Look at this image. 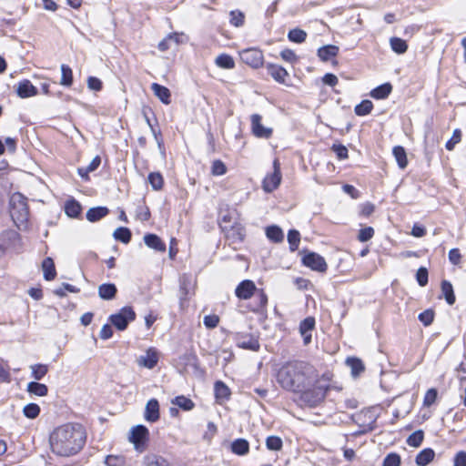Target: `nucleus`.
<instances>
[{"label":"nucleus","instance_id":"1","mask_svg":"<svg viewBox=\"0 0 466 466\" xmlns=\"http://www.w3.org/2000/svg\"><path fill=\"white\" fill-rule=\"evenodd\" d=\"M86 432L78 423H66L56 427L49 436L51 451L56 456L70 457L85 446Z\"/></svg>","mask_w":466,"mask_h":466},{"label":"nucleus","instance_id":"2","mask_svg":"<svg viewBox=\"0 0 466 466\" xmlns=\"http://www.w3.org/2000/svg\"><path fill=\"white\" fill-rule=\"evenodd\" d=\"M319 373L311 364L305 361H290L283 365L277 375V380L285 390L294 392L317 382Z\"/></svg>","mask_w":466,"mask_h":466},{"label":"nucleus","instance_id":"3","mask_svg":"<svg viewBox=\"0 0 466 466\" xmlns=\"http://www.w3.org/2000/svg\"><path fill=\"white\" fill-rule=\"evenodd\" d=\"M10 215L20 230L27 228L29 209L26 198L20 193H15L10 198Z\"/></svg>","mask_w":466,"mask_h":466},{"label":"nucleus","instance_id":"4","mask_svg":"<svg viewBox=\"0 0 466 466\" xmlns=\"http://www.w3.org/2000/svg\"><path fill=\"white\" fill-rule=\"evenodd\" d=\"M328 390L329 385L322 383L319 377L317 382L300 391L301 400L309 406L315 407L324 400Z\"/></svg>","mask_w":466,"mask_h":466},{"label":"nucleus","instance_id":"5","mask_svg":"<svg viewBox=\"0 0 466 466\" xmlns=\"http://www.w3.org/2000/svg\"><path fill=\"white\" fill-rule=\"evenodd\" d=\"M136 319V313L131 307H124L117 313L112 314L109 320L118 330H125L128 323Z\"/></svg>","mask_w":466,"mask_h":466},{"label":"nucleus","instance_id":"6","mask_svg":"<svg viewBox=\"0 0 466 466\" xmlns=\"http://www.w3.org/2000/svg\"><path fill=\"white\" fill-rule=\"evenodd\" d=\"M281 182V172H280V165L278 159H275L273 162V172L265 177L262 187L263 189L270 193L274 191Z\"/></svg>","mask_w":466,"mask_h":466},{"label":"nucleus","instance_id":"7","mask_svg":"<svg viewBox=\"0 0 466 466\" xmlns=\"http://www.w3.org/2000/svg\"><path fill=\"white\" fill-rule=\"evenodd\" d=\"M241 60L253 68L262 66L264 56L261 50L257 48H248L240 52Z\"/></svg>","mask_w":466,"mask_h":466},{"label":"nucleus","instance_id":"8","mask_svg":"<svg viewBox=\"0 0 466 466\" xmlns=\"http://www.w3.org/2000/svg\"><path fill=\"white\" fill-rule=\"evenodd\" d=\"M302 262L306 267L315 271L325 272L328 268L325 258L315 252L306 254L302 258Z\"/></svg>","mask_w":466,"mask_h":466},{"label":"nucleus","instance_id":"9","mask_svg":"<svg viewBox=\"0 0 466 466\" xmlns=\"http://www.w3.org/2000/svg\"><path fill=\"white\" fill-rule=\"evenodd\" d=\"M148 434V430L144 425H137L131 429L129 440L134 443L136 450H142Z\"/></svg>","mask_w":466,"mask_h":466},{"label":"nucleus","instance_id":"10","mask_svg":"<svg viewBox=\"0 0 466 466\" xmlns=\"http://www.w3.org/2000/svg\"><path fill=\"white\" fill-rule=\"evenodd\" d=\"M251 130L255 137L259 138H268L272 135V128L266 127L261 124V116L254 114L250 117Z\"/></svg>","mask_w":466,"mask_h":466},{"label":"nucleus","instance_id":"11","mask_svg":"<svg viewBox=\"0 0 466 466\" xmlns=\"http://www.w3.org/2000/svg\"><path fill=\"white\" fill-rule=\"evenodd\" d=\"M258 291L252 280H243L236 288L235 294L240 299H248Z\"/></svg>","mask_w":466,"mask_h":466},{"label":"nucleus","instance_id":"12","mask_svg":"<svg viewBox=\"0 0 466 466\" xmlns=\"http://www.w3.org/2000/svg\"><path fill=\"white\" fill-rule=\"evenodd\" d=\"M16 94L20 98H28L37 95V88L29 80L24 79L18 83Z\"/></svg>","mask_w":466,"mask_h":466},{"label":"nucleus","instance_id":"13","mask_svg":"<svg viewBox=\"0 0 466 466\" xmlns=\"http://www.w3.org/2000/svg\"><path fill=\"white\" fill-rule=\"evenodd\" d=\"M158 361L157 353L155 350L149 349L147 350L145 355H142L137 358V362L140 367H144L147 369H153Z\"/></svg>","mask_w":466,"mask_h":466},{"label":"nucleus","instance_id":"14","mask_svg":"<svg viewBox=\"0 0 466 466\" xmlns=\"http://www.w3.org/2000/svg\"><path fill=\"white\" fill-rule=\"evenodd\" d=\"M315 328V319L312 317H308L300 322L299 325V332L303 337V341L305 345H308L311 342V332Z\"/></svg>","mask_w":466,"mask_h":466},{"label":"nucleus","instance_id":"15","mask_svg":"<svg viewBox=\"0 0 466 466\" xmlns=\"http://www.w3.org/2000/svg\"><path fill=\"white\" fill-rule=\"evenodd\" d=\"M144 417L150 422H155L159 419V404L156 399L149 400L146 404Z\"/></svg>","mask_w":466,"mask_h":466},{"label":"nucleus","instance_id":"16","mask_svg":"<svg viewBox=\"0 0 466 466\" xmlns=\"http://www.w3.org/2000/svg\"><path fill=\"white\" fill-rule=\"evenodd\" d=\"M151 89L154 95L165 105H169L171 103V93L169 89L164 86H161L157 83H153L151 85Z\"/></svg>","mask_w":466,"mask_h":466},{"label":"nucleus","instance_id":"17","mask_svg":"<svg viewBox=\"0 0 466 466\" xmlns=\"http://www.w3.org/2000/svg\"><path fill=\"white\" fill-rule=\"evenodd\" d=\"M97 292L100 299L104 300H111L115 299L117 289L113 283H104L98 286Z\"/></svg>","mask_w":466,"mask_h":466},{"label":"nucleus","instance_id":"18","mask_svg":"<svg viewBox=\"0 0 466 466\" xmlns=\"http://www.w3.org/2000/svg\"><path fill=\"white\" fill-rule=\"evenodd\" d=\"M267 71L268 75H270L277 82L281 84L285 83L286 77L289 76V74L285 68L274 64L267 65Z\"/></svg>","mask_w":466,"mask_h":466},{"label":"nucleus","instance_id":"19","mask_svg":"<svg viewBox=\"0 0 466 466\" xmlns=\"http://www.w3.org/2000/svg\"><path fill=\"white\" fill-rule=\"evenodd\" d=\"M145 244L157 251L164 252L166 250V244L156 234H147L144 236Z\"/></svg>","mask_w":466,"mask_h":466},{"label":"nucleus","instance_id":"20","mask_svg":"<svg viewBox=\"0 0 466 466\" xmlns=\"http://www.w3.org/2000/svg\"><path fill=\"white\" fill-rule=\"evenodd\" d=\"M339 53V47L334 45H328L318 49V56L320 60L327 62L331 57H335Z\"/></svg>","mask_w":466,"mask_h":466},{"label":"nucleus","instance_id":"21","mask_svg":"<svg viewBox=\"0 0 466 466\" xmlns=\"http://www.w3.org/2000/svg\"><path fill=\"white\" fill-rule=\"evenodd\" d=\"M231 451L233 453L239 456L246 455L249 451V443L245 439H237L231 444Z\"/></svg>","mask_w":466,"mask_h":466},{"label":"nucleus","instance_id":"22","mask_svg":"<svg viewBox=\"0 0 466 466\" xmlns=\"http://www.w3.org/2000/svg\"><path fill=\"white\" fill-rule=\"evenodd\" d=\"M42 269L46 280H53L56 276L55 263L51 258H46L42 262Z\"/></svg>","mask_w":466,"mask_h":466},{"label":"nucleus","instance_id":"23","mask_svg":"<svg viewBox=\"0 0 466 466\" xmlns=\"http://www.w3.org/2000/svg\"><path fill=\"white\" fill-rule=\"evenodd\" d=\"M108 214V208L105 207L91 208L86 212V218L90 222H95L106 217Z\"/></svg>","mask_w":466,"mask_h":466},{"label":"nucleus","instance_id":"24","mask_svg":"<svg viewBox=\"0 0 466 466\" xmlns=\"http://www.w3.org/2000/svg\"><path fill=\"white\" fill-rule=\"evenodd\" d=\"M266 236L275 243L282 242L284 239V233L282 229L276 225L269 226L266 228Z\"/></svg>","mask_w":466,"mask_h":466},{"label":"nucleus","instance_id":"25","mask_svg":"<svg viewBox=\"0 0 466 466\" xmlns=\"http://www.w3.org/2000/svg\"><path fill=\"white\" fill-rule=\"evenodd\" d=\"M168 461L162 456L149 454L144 457V466H168Z\"/></svg>","mask_w":466,"mask_h":466},{"label":"nucleus","instance_id":"26","mask_svg":"<svg viewBox=\"0 0 466 466\" xmlns=\"http://www.w3.org/2000/svg\"><path fill=\"white\" fill-rule=\"evenodd\" d=\"M434 451L431 449H424L419 452L416 457V464L419 466H426L429 464L434 458Z\"/></svg>","mask_w":466,"mask_h":466},{"label":"nucleus","instance_id":"27","mask_svg":"<svg viewBox=\"0 0 466 466\" xmlns=\"http://www.w3.org/2000/svg\"><path fill=\"white\" fill-rule=\"evenodd\" d=\"M392 86L390 83H385L374 88L370 92V96L376 99L386 98L391 92Z\"/></svg>","mask_w":466,"mask_h":466},{"label":"nucleus","instance_id":"28","mask_svg":"<svg viewBox=\"0 0 466 466\" xmlns=\"http://www.w3.org/2000/svg\"><path fill=\"white\" fill-rule=\"evenodd\" d=\"M27 391L31 394L39 397H44L47 395L48 388L45 384L36 381H32L27 384Z\"/></svg>","mask_w":466,"mask_h":466},{"label":"nucleus","instance_id":"29","mask_svg":"<svg viewBox=\"0 0 466 466\" xmlns=\"http://www.w3.org/2000/svg\"><path fill=\"white\" fill-rule=\"evenodd\" d=\"M215 64L223 69H232L235 67V62L231 56L227 54H221L217 56Z\"/></svg>","mask_w":466,"mask_h":466},{"label":"nucleus","instance_id":"30","mask_svg":"<svg viewBox=\"0 0 466 466\" xmlns=\"http://www.w3.org/2000/svg\"><path fill=\"white\" fill-rule=\"evenodd\" d=\"M441 291L447 303L449 305H453L455 302V295L453 292L452 285L450 281L443 280L441 282Z\"/></svg>","mask_w":466,"mask_h":466},{"label":"nucleus","instance_id":"31","mask_svg":"<svg viewBox=\"0 0 466 466\" xmlns=\"http://www.w3.org/2000/svg\"><path fill=\"white\" fill-rule=\"evenodd\" d=\"M390 45L391 49L399 55L404 54L408 49L406 41L400 37H391L390 39Z\"/></svg>","mask_w":466,"mask_h":466},{"label":"nucleus","instance_id":"32","mask_svg":"<svg viewBox=\"0 0 466 466\" xmlns=\"http://www.w3.org/2000/svg\"><path fill=\"white\" fill-rule=\"evenodd\" d=\"M393 155L396 158V161L400 168H405L408 164L407 156L405 149L400 146H396L393 147Z\"/></svg>","mask_w":466,"mask_h":466},{"label":"nucleus","instance_id":"33","mask_svg":"<svg viewBox=\"0 0 466 466\" xmlns=\"http://www.w3.org/2000/svg\"><path fill=\"white\" fill-rule=\"evenodd\" d=\"M347 365L350 368L353 376H359L364 370V364L360 359L349 358L346 360Z\"/></svg>","mask_w":466,"mask_h":466},{"label":"nucleus","instance_id":"34","mask_svg":"<svg viewBox=\"0 0 466 466\" xmlns=\"http://www.w3.org/2000/svg\"><path fill=\"white\" fill-rule=\"evenodd\" d=\"M30 370H31V376L35 380H40L46 375V373L48 371V367H47V365L39 363V364L31 365Z\"/></svg>","mask_w":466,"mask_h":466},{"label":"nucleus","instance_id":"35","mask_svg":"<svg viewBox=\"0 0 466 466\" xmlns=\"http://www.w3.org/2000/svg\"><path fill=\"white\" fill-rule=\"evenodd\" d=\"M61 80L60 84L65 86H71L73 84V72L67 65H61Z\"/></svg>","mask_w":466,"mask_h":466},{"label":"nucleus","instance_id":"36","mask_svg":"<svg viewBox=\"0 0 466 466\" xmlns=\"http://www.w3.org/2000/svg\"><path fill=\"white\" fill-rule=\"evenodd\" d=\"M82 210L80 204L76 200L67 201L65 206L66 214L70 218H76Z\"/></svg>","mask_w":466,"mask_h":466},{"label":"nucleus","instance_id":"37","mask_svg":"<svg viewBox=\"0 0 466 466\" xmlns=\"http://www.w3.org/2000/svg\"><path fill=\"white\" fill-rule=\"evenodd\" d=\"M230 394L228 387L222 381L215 383V396L217 400H224L228 398Z\"/></svg>","mask_w":466,"mask_h":466},{"label":"nucleus","instance_id":"38","mask_svg":"<svg viewBox=\"0 0 466 466\" xmlns=\"http://www.w3.org/2000/svg\"><path fill=\"white\" fill-rule=\"evenodd\" d=\"M113 236L116 240L127 244L131 239V231L127 228L120 227L114 231Z\"/></svg>","mask_w":466,"mask_h":466},{"label":"nucleus","instance_id":"39","mask_svg":"<svg viewBox=\"0 0 466 466\" xmlns=\"http://www.w3.org/2000/svg\"><path fill=\"white\" fill-rule=\"evenodd\" d=\"M307 33L299 28L291 29L288 34V38L289 41L294 43H303L306 40Z\"/></svg>","mask_w":466,"mask_h":466},{"label":"nucleus","instance_id":"40","mask_svg":"<svg viewBox=\"0 0 466 466\" xmlns=\"http://www.w3.org/2000/svg\"><path fill=\"white\" fill-rule=\"evenodd\" d=\"M288 242L289 244V249L295 251L299 248L300 242V234L296 229H290L288 233Z\"/></svg>","mask_w":466,"mask_h":466},{"label":"nucleus","instance_id":"41","mask_svg":"<svg viewBox=\"0 0 466 466\" xmlns=\"http://www.w3.org/2000/svg\"><path fill=\"white\" fill-rule=\"evenodd\" d=\"M424 434L422 431H416L411 433L407 439V444L410 447L417 448L420 446L423 441Z\"/></svg>","mask_w":466,"mask_h":466},{"label":"nucleus","instance_id":"42","mask_svg":"<svg viewBox=\"0 0 466 466\" xmlns=\"http://www.w3.org/2000/svg\"><path fill=\"white\" fill-rule=\"evenodd\" d=\"M148 182L154 190H159L164 184L163 177L158 172H152L148 175Z\"/></svg>","mask_w":466,"mask_h":466},{"label":"nucleus","instance_id":"43","mask_svg":"<svg viewBox=\"0 0 466 466\" xmlns=\"http://www.w3.org/2000/svg\"><path fill=\"white\" fill-rule=\"evenodd\" d=\"M372 108V102L370 100H364L355 106V114L357 116H366L370 113Z\"/></svg>","mask_w":466,"mask_h":466},{"label":"nucleus","instance_id":"44","mask_svg":"<svg viewBox=\"0 0 466 466\" xmlns=\"http://www.w3.org/2000/svg\"><path fill=\"white\" fill-rule=\"evenodd\" d=\"M173 403L185 410H190L194 408L193 401L185 396L176 397Z\"/></svg>","mask_w":466,"mask_h":466},{"label":"nucleus","instance_id":"45","mask_svg":"<svg viewBox=\"0 0 466 466\" xmlns=\"http://www.w3.org/2000/svg\"><path fill=\"white\" fill-rule=\"evenodd\" d=\"M23 413L28 419H35L40 413V407L35 403H29L24 407Z\"/></svg>","mask_w":466,"mask_h":466},{"label":"nucleus","instance_id":"46","mask_svg":"<svg viewBox=\"0 0 466 466\" xmlns=\"http://www.w3.org/2000/svg\"><path fill=\"white\" fill-rule=\"evenodd\" d=\"M266 446L270 451H279L282 448V440L278 436H268L266 440Z\"/></svg>","mask_w":466,"mask_h":466},{"label":"nucleus","instance_id":"47","mask_svg":"<svg viewBox=\"0 0 466 466\" xmlns=\"http://www.w3.org/2000/svg\"><path fill=\"white\" fill-rule=\"evenodd\" d=\"M105 463L106 466H125L126 459L120 455H107Z\"/></svg>","mask_w":466,"mask_h":466},{"label":"nucleus","instance_id":"48","mask_svg":"<svg viewBox=\"0 0 466 466\" xmlns=\"http://www.w3.org/2000/svg\"><path fill=\"white\" fill-rule=\"evenodd\" d=\"M256 296L258 299V303L252 308V310L254 312H258L266 307L268 303V297L263 292V290H258Z\"/></svg>","mask_w":466,"mask_h":466},{"label":"nucleus","instance_id":"49","mask_svg":"<svg viewBox=\"0 0 466 466\" xmlns=\"http://www.w3.org/2000/svg\"><path fill=\"white\" fill-rule=\"evenodd\" d=\"M245 15L240 11H231L230 12V24L234 26H241L244 24Z\"/></svg>","mask_w":466,"mask_h":466},{"label":"nucleus","instance_id":"50","mask_svg":"<svg viewBox=\"0 0 466 466\" xmlns=\"http://www.w3.org/2000/svg\"><path fill=\"white\" fill-rule=\"evenodd\" d=\"M461 140V131L460 129H455L453 131L451 138L447 141L445 147L447 150H452L458 143H460Z\"/></svg>","mask_w":466,"mask_h":466},{"label":"nucleus","instance_id":"51","mask_svg":"<svg viewBox=\"0 0 466 466\" xmlns=\"http://www.w3.org/2000/svg\"><path fill=\"white\" fill-rule=\"evenodd\" d=\"M400 457L397 453H390L388 454L384 460L382 466H400Z\"/></svg>","mask_w":466,"mask_h":466},{"label":"nucleus","instance_id":"52","mask_svg":"<svg viewBox=\"0 0 466 466\" xmlns=\"http://www.w3.org/2000/svg\"><path fill=\"white\" fill-rule=\"evenodd\" d=\"M374 236V229L371 227H366L359 231L358 239L360 242H366Z\"/></svg>","mask_w":466,"mask_h":466},{"label":"nucleus","instance_id":"53","mask_svg":"<svg viewBox=\"0 0 466 466\" xmlns=\"http://www.w3.org/2000/svg\"><path fill=\"white\" fill-rule=\"evenodd\" d=\"M226 172H227V167H226V165L222 161L215 160L212 163L211 173L214 176H222V175L226 174Z\"/></svg>","mask_w":466,"mask_h":466},{"label":"nucleus","instance_id":"54","mask_svg":"<svg viewBox=\"0 0 466 466\" xmlns=\"http://www.w3.org/2000/svg\"><path fill=\"white\" fill-rule=\"evenodd\" d=\"M419 319L425 326H429L432 323L434 319V312L431 309H426L423 312L419 314Z\"/></svg>","mask_w":466,"mask_h":466},{"label":"nucleus","instance_id":"55","mask_svg":"<svg viewBox=\"0 0 466 466\" xmlns=\"http://www.w3.org/2000/svg\"><path fill=\"white\" fill-rule=\"evenodd\" d=\"M437 395L438 392L435 389L428 390L423 399V405L426 407L431 406L435 402Z\"/></svg>","mask_w":466,"mask_h":466},{"label":"nucleus","instance_id":"56","mask_svg":"<svg viewBox=\"0 0 466 466\" xmlns=\"http://www.w3.org/2000/svg\"><path fill=\"white\" fill-rule=\"evenodd\" d=\"M416 279L420 287H424L428 283V270L426 268H420L416 273Z\"/></svg>","mask_w":466,"mask_h":466},{"label":"nucleus","instance_id":"57","mask_svg":"<svg viewBox=\"0 0 466 466\" xmlns=\"http://www.w3.org/2000/svg\"><path fill=\"white\" fill-rule=\"evenodd\" d=\"M87 87L90 90L100 91L103 87L102 81L96 76H89L87 78Z\"/></svg>","mask_w":466,"mask_h":466},{"label":"nucleus","instance_id":"58","mask_svg":"<svg viewBox=\"0 0 466 466\" xmlns=\"http://www.w3.org/2000/svg\"><path fill=\"white\" fill-rule=\"evenodd\" d=\"M219 318L217 315H208L204 318V325L208 329H214L218 326Z\"/></svg>","mask_w":466,"mask_h":466},{"label":"nucleus","instance_id":"59","mask_svg":"<svg viewBox=\"0 0 466 466\" xmlns=\"http://www.w3.org/2000/svg\"><path fill=\"white\" fill-rule=\"evenodd\" d=\"M137 217L141 221H147L150 218V212L147 207L140 206L137 209Z\"/></svg>","mask_w":466,"mask_h":466},{"label":"nucleus","instance_id":"60","mask_svg":"<svg viewBox=\"0 0 466 466\" xmlns=\"http://www.w3.org/2000/svg\"><path fill=\"white\" fill-rule=\"evenodd\" d=\"M332 149L339 159L348 158V149L343 145H333Z\"/></svg>","mask_w":466,"mask_h":466},{"label":"nucleus","instance_id":"61","mask_svg":"<svg viewBox=\"0 0 466 466\" xmlns=\"http://www.w3.org/2000/svg\"><path fill=\"white\" fill-rule=\"evenodd\" d=\"M280 56L283 60L289 63H293L297 60L296 54L291 49L288 48L281 51Z\"/></svg>","mask_w":466,"mask_h":466},{"label":"nucleus","instance_id":"62","mask_svg":"<svg viewBox=\"0 0 466 466\" xmlns=\"http://www.w3.org/2000/svg\"><path fill=\"white\" fill-rule=\"evenodd\" d=\"M239 346L244 349L258 350L259 348L258 341L254 339H249L248 341L239 342Z\"/></svg>","mask_w":466,"mask_h":466},{"label":"nucleus","instance_id":"63","mask_svg":"<svg viewBox=\"0 0 466 466\" xmlns=\"http://www.w3.org/2000/svg\"><path fill=\"white\" fill-rule=\"evenodd\" d=\"M113 336V329L109 324H105L99 333L102 339H108Z\"/></svg>","mask_w":466,"mask_h":466},{"label":"nucleus","instance_id":"64","mask_svg":"<svg viewBox=\"0 0 466 466\" xmlns=\"http://www.w3.org/2000/svg\"><path fill=\"white\" fill-rule=\"evenodd\" d=\"M454 466H466V452L459 451L454 457Z\"/></svg>","mask_w":466,"mask_h":466}]
</instances>
